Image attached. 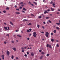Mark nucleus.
I'll return each mask as SVG.
<instances>
[{"label": "nucleus", "instance_id": "1", "mask_svg": "<svg viewBox=\"0 0 60 60\" xmlns=\"http://www.w3.org/2000/svg\"><path fill=\"white\" fill-rule=\"evenodd\" d=\"M49 32H45V35L47 37H49Z\"/></svg>", "mask_w": 60, "mask_h": 60}, {"label": "nucleus", "instance_id": "2", "mask_svg": "<svg viewBox=\"0 0 60 60\" xmlns=\"http://www.w3.org/2000/svg\"><path fill=\"white\" fill-rule=\"evenodd\" d=\"M33 36H34V37H36V35H37V34L35 32H34L33 33Z\"/></svg>", "mask_w": 60, "mask_h": 60}, {"label": "nucleus", "instance_id": "3", "mask_svg": "<svg viewBox=\"0 0 60 60\" xmlns=\"http://www.w3.org/2000/svg\"><path fill=\"white\" fill-rule=\"evenodd\" d=\"M7 54L8 56H9L10 55V52L8 51H7Z\"/></svg>", "mask_w": 60, "mask_h": 60}, {"label": "nucleus", "instance_id": "4", "mask_svg": "<svg viewBox=\"0 0 60 60\" xmlns=\"http://www.w3.org/2000/svg\"><path fill=\"white\" fill-rule=\"evenodd\" d=\"M31 55L32 56H34V53L33 52H32L31 53Z\"/></svg>", "mask_w": 60, "mask_h": 60}, {"label": "nucleus", "instance_id": "5", "mask_svg": "<svg viewBox=\"0 0 60 60\" xmlns=\"http://www.w3.org/2000/svg\"><path fill=\"white\" fill-rule=\"evenodd\" d=\"M4 55H2L1 56V57H2L3 60H4Z\"/></svg>", "mask_w": 60, "mask_h": 60}, {"label": "nucleus", "instance_id": "6", "mask_svg": "<svg viewBox=\"0 0 60 60\" xmlns=\"http://www.w3.org/2000/svg\"><path fill=\"white\" fill-rule=\"evenodd\" d=\"M12 49L14 50V51H16V48H15V47L13 48Z\"/></svg>", "mask_w": 60, "mask_h": 60}, {"label": "nucleus", "instance_id": "7", "mask_svg": "<svg viewBox=\"0 0 60 60\" xmlns=\"http://www.w3.org/2000/svg\"><path fill=\"white\" fill-rule=\"evenodd\" d=\"M48 13V11H45L44 12V14H46V13Z\"/></svg>", "mask_w": 60, "mask_h": 60}, {"label": "nucleus", "instance_id": "8", "mask_svg": "<svg viewBox=\"0 0 60 60\" xmlns=\"http://www.w3.org/2000/svg\"><path fill=\"white\" fill-rule=\"evenodd\" d=\"M15 14H20V13H19V12H15Z\"/></svg>", "mask_w": 60, "mask_h": 60}, {"label": "nucleus", "instance_id": "9", "mask_svg": "<svg viewBox=\"0 0 60 60\" xmlns=\"http://www.w3.org/2000/svg\"><path fill=\"white\" fill-rule=\"evenodd\" d=\"M56 30H53V32L54 33H56Z\"/></svg>", "mask_w": 60, "mask_h": 60}, {"label": "nucleus", "instance_id": "10", "mask_svg": "<svg viewBox=\"0 0 60 60\" xmlns=\"http://www.w3.org/2000/svg\"><path fill=\"white\" fill-rule=\"evenodd\" d=\"M4 28L5 30H7V28L6 27H4Z\"/></svg>", "mask_w": 60, "mask_h": 60}, {"label": "nucleus", "instance_id": "11", "mask_svg": "<svg viewBox=\"0 0 60 60\" xmlns=\"http://www.w3.org/2000/svg\"><path fill=\"white\" fill-rule=\"evenodd\" d=\"M49 45L48 44H47L46 45V47L47 48H48L49 47Z\"/></svg>", "mask_w": 60, "mask_h": 60}, {"label": "nucleus", "instance_id": "12", "mask_svg": "<svg viewBox=\"0 0 60 60\" xmlns=\"http://www.w3.org/2000/svg\"><path fill=\"white\" fill-rule=\"evenodd\" d=\"M10 23L11 24V25H12L13 26V23H12V22H10Z\"/></svg>", "mask_w": 60, "mask_h": 60}, {"label": "nucleus", "instance_id": "13", "mask_svg": "<svg viewBox=\"0 0 60 60\" xmlns=\"http://www.w3.org/2000/svg\"><path fill=\"white\" fill-rule=\"evenodd\" d=\"M24 21H26V22H28V20L26 19H24Z\"/></svg>", "mask_w": 60, "mask_h": 60}, {"label": "nucleus", "instance_id": "14", "mask_svg": "<svg viewBox=\"0 0 60 60\" xmlns=\"http://www.w3.org/2000/svg\"><path fill=\"white\" fill-rule=\"evenodd\" d=\"M49 47L50 49H51L52 48V47H51V45H49Z\"/></svg>", "mask_w": 60, "mask_h": 60}, {"label": "nucleus", "instance_id": "15", "mask_svg": "<svg viewBox=\"0 0 60 60\" xmlns=\"http://www.w3.org/2000/svg\"><path fill=\"white\" fill-rule=\"evenodd\" d=\"M34 3V4H35V5H37V3H36V2H35L34 1L33 2Z\"/></svg>", "mask_w": 60, "mask_h": 60}, {"label": "nucleus", "instance_id": "16", "mask_svg": "<svg viewBox=\"0 0 60 60\" xmlns=\"http://www.w3.org/2000/svg\"><path fill=\"white\" fill-rule=\"evenodd\" d=\"M51 41L52 42H53L54 41V39H52L51 40Z\"/></svg>", "mask_w": 60, "mask_h": 60}, {"label": "nucleus", "instance_id": "17", "mask_svg": "<svg viewBox=\"0 0 60 60\" xmlns=\"http://www.w3.org/2000/svg\"><path fill=\"white\" fill-rule=\"evenodd\" d=\"M13 58H14V56H13L12 55V57H11V59H13Z\"/></svg>", "mask_w": 60, "mask_h": 60}, {"label": "nucleus", "instance_id": "18", "mask_svg": "<svg viewBox=\"0 0 60 60\" xmlns=\"http://www.w3.org/2000/svg\"><path fill=\"white\" fill-rule=\"evenodd\" d=\"M17 35L18 36H19V37H21V36L20 35H18L17 34Z\"/></svg>", "mask_w": 60, "mask_h": 60}, {"label": "nucleus", "instance_id": "19", "mask_svg": "<svg viewBox=\"0 0 60 60\" xmlns=\"http://www.w3.org/2000/svg\"><path fill=\"white\" fill-rule=\"evenodd\" d=\"M56 25H59L60 24V23H56Z\"/></svg>", "mask_w": 60, "mask_h": 60}, {"label": "nucleus", "instance_id": "20", "mask_svg": "<svg viewBox=\"0 0 60 60\" xmlns=\"http://www.w3.org/2000/svg\"><path fill=\"white\" fill-rule=\"evenodd\" d=\"M32 24L31 23H30L29 24H28V25H29V26H30V25H31Z\"/></svg>", "mask_w": 60, "mask_h": 60}, {"label": "nucleus", "instance_id": "21", "mask_svg": "<svg viewBox=\"0 0 60 60\" xmlns=\"http://www.w3.org/2000/svg\"><path fill=\"white\" fill-rule=\"evenodd\" d=\"M56 46L57 47H59V46L58 44H57L56 45Z\"/></svg>", "mask_w": 60, "mask_h": 60}, {"label": "nucleus", "instance_id": "22", "mask_svg": "<svg viewBox=\"0 0 60 60\" xmlns=\"http://www.w3.org/2000/svg\"><path fill=\"white\" fill-rule=\"evenodd\" d=\"M37 26L38 28H39L40 27V25H39V24H38L37 25Z\"/></svg>", "mask_w": 60, "mask_h": 60}, {"label": "nucleus", "instance_id": "23", "mask_svg": "<svg viewBox=\"0 0 60 60\" xmlns=\"http://www.w3.org/2000/svg\"><path fill=\"white\" fill-rule=\"evenodd\" d=\"M42 57H43V56H41L40 57V59H42Z\"/></svg>", "mask_w": 60, "mask_h": 60}, {"label": "nucleus", "instance_id": "24", "mask_svg": "<svg viewBox=\"0 0 60 60\" xmlns=\"http://www.w3.org/2000/svg\"><path fill=\"white\" fill-rule=\"evenodd\" d=\"M23 9L24 10V11H26V8H23Z\"/></svg>", "mask_w": 60, "mask_h": 60}, {"label": "nucleus", "instance_id": "25", "mask_svg": "<svg viewBox=\"0 0 60 60\" xmlns=\"http://www.w3.org/2000/svg\"><path fill=\"white\" fill-rule=\"evenodd\" d=\"M41 54H42V55H44L45 54V53L44 52H41Z\"/></svg>", "mask_w": 60, "mask_h": 60}, {"label": "nucleus", "instance_id": "26", "mask_svg": "<svg viewBox=\"0 0 60 60\" xmlns=\"http://www.w3.org/2000/svg\"><path fill=\"white\" fill-rule=\"evenodd\" d=\"M48 22H49V23H52V22H51V21H50V20H49L48 21Z\"/></svg>", "mask_w": 60, "mask_h": 60}, {"label": "nucleus", "instance_id": "27", "mask_svg": "<svg viewBox=\"0 0 60 60\" xmlns=\"http://www.w3.org/2000/svg\"><path fill=\"white\" fill-rule=\"evenodd\" d=\"M3 12L4 13H6V11H4Z\"/></svg>", "mask_w": 60, "mask_h": 60}, {"label": "nucleus", "instance_id": "28", "mask_svg": "<svg viewBox=\"0 0 60 60\" xmlns=\"http://www.w3.org/2000/svg\"><path fill=\"white\" fill-rule=\"evenodd\" d=\"M19 8H17L16 9V11H19Z\"/></svg>", "mask_w": 60, "mask_h": 60}, {"label": "nucleus", "instance_id": "29", "mask_svg": "<svg viewBox=\"0 0 60 60\" xmlns=\"http://www.w3.org/2000/svg\"><path fill=\"white\" fill-rule=\"evenodd\" d=\"M53 3V2L52 1H51L50 3V4H52Z\"/></svg>", "mask_w": 60, "mask_h": 60}, {"label": "nucleus", "instance_id": "30", "mask_svg": "<svg viewBox=\"0 0 60 60\" xmlns=\"http://www.w3.org/2000/svg\"><path fill=\"white\" fill-rule=\"evenodd\" d=\"M38 18L39 19H40L41 18V16H40L38 17Z\"/></svg>", "mask_w": 60, "mask_h": 60}, {"label": "nucleus", "instance_id": "31", "mask_svg": "<svg viewBox=\"0 0 60 60\" xmlns=\"http://www.w3.org/2000/svg\"><path fill=\"white\" fill-rule=\"evenodd\" d=\"M23 4V2H21L20 3V4Z\"/></svg>", "mask_w": 60, "mask_h": 60}, {"label": "nucleus", "instance_id": "32", "mask_svg": "<svg viewBox=\"0 0 60 60\" xmlns=\"http://www.w3.org/2000/svg\"><path fill=\"white\" fill-rule=\"evenodd\" d=\"M56 29H58V30H59V27H56Z\"/></svg>", "mask_w": 60, "mask_h": 60}, {"label": "nucleus", "instance_id": "33", "mask_svg": "<svg viewBox=\"0 0 60 60\" xmlns=\"http://www.w3.org/2000/svg\"><path fill=\"white\" fill-rule=\"evenodd\" d=\"M6 10H9V8L8 7H7L6 8Z\"/></svg>", "mask_w": 60, "mask_h": 60}, {"label": "nucleus", "instance_id": "34", "mask_svg": "<svg viewBox=\"0 0 60 60\" xmlns=\"http://www.w3.org/2000/svg\"><path fill=\"white\" fill-rule=\"evenodd\" d=\"M51 35H53V33H51Z\"/></svg>", "mask_w": 60, "mask_h": 60}, {"label": "nucleus", "instance_id": "35", "mask_svg": "<svg viewBox=\"0 0 60 60\" xmlns=\"http://www.w3.org/2000/svg\"><path fill=\"white\" fill-rule=\"evenodd\" d=\"M27 32H28V33H29V32H30V31H29V30H27Z\"/></svg>", "mask_w": 60, "mask_h": 60}, {"label": "nucleus", "instance_id": "36", "mask_svg": "<svg viewBox=\"0 0 60 60\" xmlns=\"http://www.w3.org/2000/svg\"><path fill=\"white\" fill-rule=\"evenodd\" d=\"M14 7L15 8H17V6L16 5H15V6Z\"/></svg>", "mask_w": 60, "mask_h": 60}, {"label": "nucleus", "instance_id": "37", "mask_svg": "<svg viewBox=\"0 0 60 60\" xmlns=\"http://www.w3.org/2000/svg\"><path fill=\"white\" fill-rule=\"evenodd\" d=\"M22 52H24V49H22Z\"/></svg>", "mask_w": 60, "mask_h": 60}, {"label": "nucleus", "instance_id": "38", "mask_svg": "<svg viewBox=\"0 0 60 60\" xmlns=\"http://www.w3.org/2000/svg\"><path fill=\"white\" fill-rule=\"evenodd\" d=\"M42 28H43V29H44V28H45L44 27V26H42Z\"/></svg>", "mask_w": 60, "mask_h": 60}, {"label": "nucleus", "instance_id": "39", "mask_svg": "<svg viewBox=\"0 0 60 60\" xmlns=\"http://www.w3.org/2000/svg\"><path fill=\"white\" fill-rule=\"evenodd\" d=\"M24 6V4H22L21 5V6L22 7H23V6Z\"/></svg>", "mask_w": 60, "mask_h": 60}, {"label": "nucleus", "instance_id": "40", "mask_svg": "<svg viewBox=\"0 0 60 60\" xmlns=\"http://www.w3.org/2000/svg\"><path fill=\"white\" fill-rule=\"evenodd\" d=\"M41 33H42V34H44V32L43 31H42L41 32Z\"/></svg>", "mask_w": 60, "mask_h": 60}, {"label": "nucleus", "instance_id": "41", "mask_svg": "<svg viewBox=\"0 0 60 60\" xmlns=\"http://www.w3.org/2000/svg\"><path fill=\"white\" fill-rule=\"evenodd\" d=\"M4 44H6V42L4 41Z\"/></svg>", "mask_w": 60, "mask_h": 60}, {"label": "nucleus", "instance_id": "42", "mask_svg": "<svg viewBox=\"0 0 60 60\" xmlns=\"http://www.w3.org/2000/svg\"><path fill=\"white\" fill-rule=\"evenodd\" d=\"M46 56H49V54H47Z\"/></svg>", "mask_w": 60, "mask_h": 60}, {"label": "nucleus", "instance_id": "43", "mask_svg": "<svg viewBox=\"0 0 60 60\" xmlns=\"http://www.w3.org/2000/svg\"><path fill=\"white\" fill-rule=\"evenodd\" d=\"M29 30L30 31H32V29H29Z\"/></svg>", "mask_w": 60, "mask_h": 60}, {"label": "nucleus", "instance_id": "44", "mask_svg": "<svg viewBox=\"0 0 60 60\" xmlns=\"http://www.w3.org/2000/svg\"><path fill=\"white\" fill-rule=\"evenodd\" d=\"M28 3L30 4H31V2H30L29 1Z\"/></svg>", "mask_w": 60, "mask_h": 60}, {"label": "nucleus", "instance_id": "45", "mask_svg": "<svg viewBox=\"0 0 60 60\" xmlns=\"http://www.w3.org/2000/svg\"><path fill=\"white\" fill-rule=\"evenodd\" d=\"M6 35L7 36H9V34H7Z\"/></svg>", "mask_w": 60, "mask_h": 60}, {"label": "nucleus", "instance_id": "46", "mask_svg": "<svg viewBox=\"0 0 60 60\" xmlns=\"http://www.w3.org/2000/svg\"><path fill=\"white\" fill-rule=\"evenodd\" d=\"M24 56H26V57H27V55L26 54H25V55H24Z\"/></svg>", "mask_w": 60, "mask_h": 60}, {"label": "nucleus", "instance_id": "47", "mask_svg": "<svg viewBox=\"0 0 60 60\" xmlns=\"http://www.w3.org/2000/svg\"><path fill=\"white\" fill-rule=\"evenodd\" d=\"M16 41L17 42H19V41H18V40H16Z\"/></svg>", "mask_w": 60, "mask_h": 60}, {"label": "nucleus", "instance_id": "48", "mask_svg": "<svg viewBox=\"0 0 60 60\" xmlns=\"http://www.w3.org/2000/svg\"><path fill=\"white\" fill-rule=\"evenodd\" d=\"M16 59H19V58H18V57H16Z\"/></svg>", "mask_w": 60, "mask_h": 60}, {"label": "nucleus", "instance_id": "49", "mask_svg": "<svg viewBox=\"0 0 60 60\" xmlns=\"http://www.w3.org/2000/svg\"><path fill=\"white\" fill-rule=\"evenodd\" d=\"M43 23L44 24H46V22H44Z\"/></svg>", "mask_w": 60, "mask_h": 60}, {"label": "nucleus", "instance_id": "50", "mask_svg": "<svg viewBox=\"0 0 60 60\" xmlns=\"http://www.w3.org/2000/svg\"><path fill=\"white\" fill-rule=\"evenodd\" d=\"M49 17H47L46 19H49Z\"/></svg>", "mask_w": 60, "mask_h": 60}, {"label": "nucleus", "instance_id": "51", "mask_svg": "<svg viewBox=\"0 0 60 60\" xmlns=\"http://www.w3.org/2000/svg\"><path fill=\"white\" fill-rule=\"evenodd\" d=\"M39 52H41V50H39Z\"/></svg>", "mask_w": 60, "mask_h": 60}, {"label": "nucleus", "instance_id": "52", "mask_svg": "<svg viewBox=\"0 0 60 60\" xmlns=\"http://www.w3.org/2000/svg\"><path fill=\"white\" fill-rule=\"evenodd\" d=\"M48 11H50V10L48 9L47 10Z\"/></svg>", "mask_w": 60, "mask_h": 60}, {"label": "nucleus", "instance_id": "53", "mask_svg": "<svg viewBox=\"0 0 60 60\" xmlns=\"http://www.w3.org/2000/svg\"><path fill=\"white\" fill-rule=\"evenodd\" d=\"M27 55H29V52H27Z\"/></svg>", "mask_w": 60, "mask_h": 60}, {"label": "nucleus", "instance_id": "54", "mask_svg": "<svg viewBox=\"0 0 60 60\" xmlns=\"http://www.w3.org/2000/svg\"><path fill=\"white\" fill-rule=\"evenodd\" d=\"M31 5H32V6H34V4H31Z\"/></svg>", "mask_w": 60, "mask_h": 60}, {"label": "nucleus", "instance_id": "55", "mask_svg": "<svg viewBox=\"0 0 60 60\" xmlns=\"http://www.w3.org/2000/svg\"><path fill=\"white\" fill-rule=\"evenodd\" d=\"M52 5L53 6H54V5H55V4H52Z\"/></svg>", "mask_w": 60, "mask_h": 60}, {"label": "nucleus", "instance_id": "56", "mask_svg": "<svg viewBox=\"0 0 60 60\" xmlns=\"http://www.w3.org/2000/svg\"><path fill=\"white\" fill-rule=\"evenodd\" d=\"M22 12H23L24 13H25V12L24 11H22Z\"/></svg>", "mask_w": 60, "mask_h": 60}, {"label": "nucleus", "instance_id": "57", "mask_svg": "<svg viewBox=\"0 0 60 60\" xmlns=\"http://www.w3.org/2000/svg\"><path fill=\"white\" fill-rule=\"evenodd\" d=\"M19 8L20 9H22V7H20Z\"/></svg>", "mask_w": 60, "mask_h": 60}, {"label": "nucleus", "instance_id": "58", "mask_svg": "<svg viewBox=\"0 0 60 60\" xmlns=\"http://www.w3.org/2000/svg\"><path fill=\"white\" fill-rule=\"evenodd\" d=\"M11 42H12V43H14V41H11Z\"/></svg>", "mask_w": 60, "mask_h": 60}, {"label": "nucleus", "instance_id": "59", "mask_svg": "<svg viewBox=\"0 0 60 60\" xmlns=\"http://www.w3.org/2000/svg\"><path fill=\"white\" fill-rule=\"evenodd\" d=\"M24 49H26V47H24Z\"/></svg>", "mask_w": 60, "mask_h": 60}, {"label": "nucleus", "instance_id": "60", "mask_svg": "<svg viewBox=\"0 0 60 60\" xmlns=\"http://www.w3.org/2000/svg\"><path fill=\"white\" fill-rule=\"evenodd\" d=\"M57 14H59V13L58 12H57Z\"/></svg>", "mask_w": 60, "mask_h": 60}, {"label": "nucleus", "instance_id": "61", "mask_svg": "<svg viewBox=\"0 0 60 60\" xmlns=\"http://www.w3.org/2000/svg\"><path fill=\"white\" fill-rule=\"evenodd\" d=\"M58 11H60V9H58Z\"/></svg>", "mask_w": 60, "mask_h": 60}, {"label": "nucleus", "instance_id": "62", "mask_svg": "<svg viewBox=\"0 0 60 60\" xmlns=\"http://www.w3.org/2000/svg\"><path fill=\"white\" fill-rule=\"evenodd\" d=\"M27 40H29V38H27Z\"/></svg>", "mask_w": 60, "mask_h": 60}, {"label": "nucleus", "instance_id": "63", "mask_svg": "<svg viewBox=\"0 0 60 60\" xmlns=\"http://www.w3.org/2000/svg\"><path fill=\"white\" fill-rule=\"evenodd\" d=\"M22 49H24V48L23 47H22Z\"/></svg>", "mask_w": 60, "mask_h": 60}, {"label": "nucleus", "instance_id": "64", "mask_svg": "<svg viewBox=\"0 0 60 60\" xmlns=\"http://www.w3.org/2000/svg\"><path fill=\"white\" fill-rule=\"evenodd\" d=\"M8 29H9V27H8Z\"/></svg>", "mask_w": 60, "mask_h": 60}]
</instances>
